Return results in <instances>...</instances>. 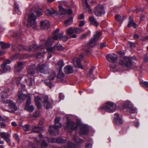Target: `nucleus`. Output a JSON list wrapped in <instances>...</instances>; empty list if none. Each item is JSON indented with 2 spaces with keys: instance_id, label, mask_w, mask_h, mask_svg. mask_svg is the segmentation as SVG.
<instances>
[{
  "instance_id": "f257e3e1",
  "label": "nucleus",
  "mask_w": 148,
  "mask_h": 148,
  "mask_svg": "<svg viewBox=\"0 0 148 148\" xmlns=\"http://www.w3.org/2000/svg\"><path fill=\"white\" fill-rule=\"evenodd\" d=\"M59 29L57 28L54 32L52 37H49L47 40V42L45 43L47 46L51 45L54 42L55 40H56L58 39H62L63 41L66 42L68 39L67 36H63V33H59Z\"/></svg>"
},
{
  "instance_id": "f03ea898",
  "label": "nucleus",
  "mask_w": 148,
  "mask_h": 148,
  "mask_svg": "<svg viewBox=\"0 0 148 148\" xmlns=\"http://www.w3.org/2000/svg\"><path fill=\"white\" fill-rule=\"evenodd\" d=\"M26 14L28 18L27 20V25L29 27H31L34 29H36L37 27L36 22V17L34 14L32 10H28L26 12Z\"/></svg>"
},
{
  "instance_id": "7ed1b4c3",
  "label": "nucleus",
  "mask_w": 148,
  "mask_h": 148,
  "mask_svg": "<svg viewBox=\"0 0 148 148\" xmlns=\"http://www.w3.org/2000/svg\"><path fill=\"white\" fill-rule=\"evenodd\" d=\"M60 117H56L55 119V125L50 126L49 132L51 135L56 136L59 133V129L61 127L62 125L60 123Z\"/></svg>"
},
{
  "instance_id": "20e7f679",
  "label": "nucleus",
  "mask_w": 148,
  "mask_h": 148,
  "mask_svg": "<svg viewBox=\"0 0 148 148\" xmlns=\"http://www.w3.org/2000/svg\"><path fill=\"white\" fill-rule=\"evenodd\" d=\"M0 101L1 102L5 104H8L9 108L12 110L11 111H9L5 109L4 108L2 107V109L3 111H7L10 112H14L17 110L18 108L16 106V103L12 100L10 99H8L5 101L4 97L2 94L0 95Z\"/></svg>"
},
{
  "instance_id": "39448f33",
  "label": "nucleus",
  "mask_w": 148,
  "mask_h": 148,
  "mask_svg": "<svg viewBox=\"0 0 148 148\" xmlns=\"http://www.w3.org/2000/svg\"><path fill=\"white\" fill-rule=\"evenodd\" d=\"M119 64L123 67H128L130 69L134 68L136 67V63L131 62L129 57H125L124 59H120Z\"/></svg>"
},
{
  "instance_id": "423d86ee",
  "label": "nucleus",
  "mask_w": 148,
  "mask_h": 148,
  "mask_svg": "<svg viewBox=\"0 0 148 148\" xmlns=\"http://www.w3.org/2000/svg\"><path fill=\"white\" fill-rule=\"evenodd\" d=\"M116 105L111 101L107 102L101 107V109L102 110L110 113L114 112L116 110Z\"/></svg>"
},
{
  "instance_id": "0eeeda50",
  "label": "nucleus",
  "mask_w": 148,
  "mask_h": 148,
  "mask_svg": "<svg viewBox=\"0 0 148 148\" xmlns=\"http://www.w3.org/2000/svg\"><path fill=\"white\" fill-rule=\"evenodd\" d=\"M47 42V41H46L45 39H43L41 41V44L40 46H38L37 44L33 45H31L29 47V51H34L35 50H37L41 49L42 50V52L39 53L42 55V53H45L43 49L45 47V46L46 47H48L51 45L47 46L45 45V43Z\"/></svg>"
},
{
  "instance_id": "6e6552de",
  "label": "nucleus",
  "mask_w": 148,
  "mask_h": 148,
  "mask_svg": "<svg viewBox=\"0 0 148 148\" xmlns=\"http://www.w3.org/2000/svg\"><path fill=\"white\" fill-rule=\"evenodd\" d=\"M73 138L77 146L71 142H68L67 145H65V148H80L78 147L77 146H79L82 144L84 142L83 140L79 138L76 135L74 136Z\"/></svg>"
},
{
  "instance_id": "1a4fd4ad",
  "label": "nucleus",
  "mask_w": 148,
  "mask_h": 148,
  "mask_svg": "<svg viewBox=\"0 0 148 148\" xmlns=\"http://www.w3.org/2000/svg\"><path fill=\"white\" fill-rule=\"evenodd\" d=\"M101 35L100 32L97 31L95 32L94 34V38L90 39L89 43L88 45V48L92 47L96 45L97 42Z\"/></svg>"
},
{
  "instance_id": "9d476101",
  "label": "nucleus",
  "mask_w": 148,
  "mask_h": 148,
  "mask_svg": "<svg viewBox=\"0 0 148 148\" xmlns=\"http://www.w3.org/2000/svg\"><path fill=\"white\" fill-rule=\"evenodd\" d=\"M66 118L67 121L65 124V129L69 132H71L73 130L77 129V127H75V123L73 121L70 120L68 117H67Z\"/></svg>"
},
{
  "instance_id": "9b49d317",
  "label": "nucleus",
  "mask_w": 148,
  "mask_h": 148,
  "mask_svg": "<svg viewBox=\"0 0 148 148\" xmlns=\"http://www.w3.org/2000/svg\"><path fill=\"white\" fill-rule=\"evenodd\" d=\"M84 56V54L82 53L79 55V58L75 57L73 60V64L75 66L82 69H84V67L81 64V62Z\"/></svg>"
},
{
  "instance_id": "f8f14e48",
  "label": "nucleus",
  "mask_w": 148,
  "mask_h": 148,
  "mask_svg": "<svg viewBox=\"0 0 148 148\" xmlns=\"http://www.w3.org/2000/svg\"><path fill=\"white\" fill-rule=\"evenodd\" d=\"M18 99L17 101L20 103L23 102L26 99V101H27L28 100L29 98L30 100L31 99L30 95H26L24 94L22 92H19L17 94Z\"/></svg>"
},
{
  "instance_id": "ddd939ff",
  "label": "nucleus",
  "mask_w": 148,
  "mask_h": 148,
  "mask_svg": "<svg viewBox=\"0 0 148 148\" xmlns=\"http://www.w3.org/2000/svg\"><path fill=\"white\" fill-rule=\"evenodd\" d=\"M58 8L59 10L57 12V14L62 15L67 14L69 15H70L73 13V11L71 9H69L67 10L61 5H59Z\"/></svg>"
},
{
  "instance_id": "4468645a",
  "label": "nucleus",
  "mask_w": 148,
  "mask_h": 148,
  "mask_svg": "<svg viewBox=\"0 0 148 148\" xmlns=\"http://www.w3.org/2000/svg\"><path fill=\"white\" fill-rule=\"evenodd\" d=\"M103 6L102 4L98 5L95 8V14L96 16H98L105 14Z\"/></svg>"
},
{
  "instance_id": "2eb2a0df",
  "label": "nucleus",
  "mask_w": 148,
  "mask_h": 148,
  "mask_svg": "<svg viewBox=\"0 0 148 148\" xmlns=\"http://www.w3.org/2000/svg\"><path fill=\"white\" fill-rule=\"evenodd\" d=\"M10 63V61L9 59H7L4 61L3 63L1 64V67L3 70L2 71V73H5L10 70V67L9 65H7V64Z\"/></svg>"
},
{
  "instance_id": "dca6fc26",
  "label": "nucleus",
  "mask_w": 148,
  "mask_h": 148,
  "mask_svg": "<svg viewBox=\"0 0 148 148\" xmlns=\"http://www.w3.org/2000/svg\"><path fill=\"white\" fill-rule=\"evenodd\" d=\"M123 107L124 108H127L128 111L130 113H134L136 112V110L133 108L131 102L129 101H126Z\"/></svg>"
},
{
  "instance_id": "f3484780",
  "label": "nucleus",
  "mask_w": 148,
  "mask_h": 148,
  "mask_svg": "<svg viewBox=\"0 0 148 148\" xmlns=\"http://www.w3.org/2000/svg\"><path fill=\"white\" fill-rule=\"evenodd\" d=\"M89 133V127L87 125H82L80 126L79 133L81 135H87Z\"/></svg>"
},
{
  "instance_id": "a211bd4d",
  "label": "nucleus",
  "mask_w": 148,
  "mask_h": 148,
  "mask_svg": "<svg viewBox=\"0 0 148 148\" xmlns=\"http://www.w3.org/2000/svg\"><path fill=\"white\" fill-rule=\"evenodd\" d=\"M43 102L44 103V106L45 108L47 109H48L52 108L51 104L49 101V97L48 96L45 95L42 97Z\"/></svg>"
},
{
  "instance_id": "6ab92c4d",
  "label": "nucleus",
  "mask_w": 148,
  "mask_h": 148,
  "mask_svg": "<svg viewBox=\"0 0 148 148\" xmlns=\"http://www.w3.org/2000/svg\"><path fill=\"white\" fill-rule=\"evenodd\" d=\"M123 123L122 119L119 116V114L117 113L114 114V123L116 125H119Z\"/></svg>"
},
{
  "instance_id": "aec40b11",
  "label": "nucleus",
  "mask_w": 148,
  "mask_h": 148,
  "mask_svg": "<svg viewBox=\"0 0 148 148\" xmlns=\"http://www.w3.org/2000/svg\"><path fill=\"white\" fill-rule=\"evenodd\" d=\"M49 66L45 64H40L38 65L37 70L40 73H44L49 68Z\"/></svg>"
},
{
  "instance_id": "412c9836",
  "label": "nucleus",
  "mask_w": 148,
  "mask_h": 148,
  "mask_svg": "<svg viewBox=\"0 0 148 148\" xmlns=\"http://www.w3.org/2000/svg\"><path fill=\"white\" fill-rule=\"evenodd\" d=\"M107 60L110 62L115 63L117 59V56L115 54H109L106 56Z\"/></svg>"
},
{
  "instance_id": "4be33fe9",
  "label": "nucleus",
  "mask_w": 148,
  "mask_h": 148,
  "mask_svg": "<svg viewBox=\"0 0 148 148\" xmlns=\"http://www.w3.org/2000/svg\"><path fill=\"white\" fill-rule=\"evenodd\" d=\"M41 28L42 29H47L50 27L49 22L47 20L42 21L40 22Z\"/></svg>"
},
{
  "instance_id": "5701e85b",
  "label": "nucleus",
  "mask_w": 148,
  "mask_h": 148,
  "mask_svg": "<svg viewBox=\"0 0 148 148\" xmlns=\"http://www.w3.org/2000/svg\"><path fill=\"white\" fill-rule=\"evenodd\" d=\"M31 103V99H29L27 101H26L25 109L30 112H32L34 110V108L33 106H30Z\"/></svg>"
},
{
  "instance_id": "b1692460",
  "label": "nucleus",
  "mask_w": 148,
  "mask_h": 148,
  "mask_svg": "<svg viewBox=\"0 0 148 148\" xmlns=\"http://www.w3.org/2000/svg\"><path fill=\"white\" fill-rule=\"evenodd\" d=\"M34 100L36 102V105L38 108L39 110L41 108L42 105L41 102H42V99L38 96H35L34 97Z\"/></svg>"
},
{
  "instance_id": "393cba45",
  "label": "nucleus",
  "mask_w": 148,
  "mask_h": 148,
  "mask_svg": "<svg viewBox=\"0 0 148 148\" xmlns=\"http://www.w3.org/2000/svg\"><path fill=\"white\" fill-rule=\"evenodd\" d=\"M74 71L72 66L70 65L66 66L64 68V71L66 73H72Z\"/></svg>"
},
{
  "instance_id": "a878e982",
  "label": "nucleus",
  "mask_w": 148,
  "mask_h": 148,
  "mask_svg": "<svg viewBox=\"0 0 148 148\" xmlns=\"http://www.w3.org/2000/svg\"><path fill=\"white\" fill-rule=\"evenodd\" d=\"M24 64V62H18L17 66L15 67V71L18 72H20L23 67Z\"/></svg>"
},
{
  "instance_id": "bb28decb",
  "label": "nucleus",
  "mask_w": 148,
  "mask_h": 148,
  "mask_svg": "<svg viewBox=\"0 0 148 148\" xmlns=\"http://www.w3.org/2000/svg\"><path fill=\"white\" fill-rule=\"evenodd\" d=\"M45 13L47 15H50L51 16L54 14H57V12L52 8L47 9L45 12Z\"/></svg>"
},
{
  "instance_id": "cd10ccee",
  "label": "nucleus",
  "mask_w": 148,
  "mask_h": 148,
  "mask_svg": "<svg viewBox=\"0 0 148 148\" xmlns=\"http://www.w3.org/2000/svg\"><path fill=\"white\" fill-rule=\"evenodd\" d=\"M64 63L63 61H59L57 64L56 65L57 67L58 68L59 67V72L58 74H62V72H61L62 68L64 66Z\"/></svg>"
},
{
  "instance_id": "c85d7f7f",
  "label": "nucleus",
  "mask_w": 148,
  "mask_h": 148,
  "mask_svg": "<svg viewBox=\"0 0 148 148\" xmlns=\"http://www.w3.org/2000/svg\"><path fill=\"white\" fill-rule=\"evenodd\" d=\"M36 66L35 65L31 66L28 70V74H34L36 70Z\"/></svg>"
},
{
  "instance_id": "c756f323",
  "label": "nucleus",
  "mask_w": 148,
  "mask_h": 148,
  "mask_svg": "<svg viewBox=\"0 0 148 148\" xmlns=\"http://www.w3.org/2000/svg\"><path fill=\"white\" fill-rule=\"evenodd\" d=\"M89 21L90 22L94 25L96 27L98 26V23L94 16L90 17L89 18Z\"/></svg>"
},
{
  "instance_id": "7c9ffc66",
  "label": "nucleus",
  "mask_w": 148,
  "mask_h": 148,
  "mask_svg": "<svg viewBox=\"0 0 148 148\" xmlns=\"http://www.w3.org/2000/svg\"><path fill=\"white\" fill-rule=\"evenodd\" d=\"M88 0H83L84 5L86 7V10L89 13H91L92 12V10L90 8V5L88 4Z\"/></svg>"
},
{
  "instance_id": "2f4dec72",
  "label": "nucleus",
  "mask_w": 148,
  "mask_h": 148,
  "mask_svg": "<svg viewBox=\"0 0 148 148\" xmlns=\"http://www.w3.org/2000/svg\"><path fill=\"white\" fill-rule=\"evenodd\" d=\"M128 25L129 27H133L134 28H136V24L134 22L133 20L130 18H129Z\"/></svg>"
},
{
  "instance_id": "473e14b6",
  "label": "nucleus",
  "mask_w": 148,
  "mask_h": 148,
  "mask_svg": "<svg viewBox=\"0 0 148 148\" xmlns=\"http://www.w3.org/2000/svg\"><path fill=\"white\" fill-rule=\"evenodd\" d=\"M139 80L140 84L142 85V86L144 87H145L147 88V90L148 91V82L144 81L141 80L140 77H139Z\"/></svg>"
},
{
  "instance_id": "72a5a7b5",
  "label": "nucleus",
  "mask_w": 148,
  "mask_h": 148,
  "mask_svg": "<svg viewBox=\"0 0 148 148\" xmlns=\"http://www.w3.org/2000/svg\"><path fill=\"white\" fill-rule=\"evenodd\" d=\"M14 11L16 13L20 14L21 12L19 10L18 7V4L16 2H15L14 5Z\"/></svg>"
},
{
  "instance_id": "f704fd0d",
  "label": "nucleus",
  "mask_w": 148,
  "mask_h": 148,
  "mask_svg": "<svg viewBox=\"0 0 148 148\" xmlns=\"http://www.w3.org/2000/svg\"><path fill=\"white\" fill-rule=\"evenodd\" d=\"M0 46L2 49H6L9 48L10 46V45L9 44H6L3 41H0Z\"/></svg>"
},
{
  "instance_id": "c9c22d12",
  "label": "nucleus",
  "mask_w": 148,
  "mask_h": 148,
  "mask_svg": "<svg viewBox=\"0 0 148 148\" xmlns=\"http://www.w3.org/2000/svg\"><path fill=\"white\" fill-rule=\"evenodd\" d=\"M32 127L33 130V131L35 132H39L40 129V127L39 125L36 126L33 125H32Z\"/></svg>"
},
{
  "instance_id": "e433bc0d",
  "label": "nucleus",
  "mask_w": 148,
  "mask_h": 148,
  "mask_svg": "<svg viewBox=\"0 0 148 148\" xmlns=\"http://www.w3.org/2000/svg\"><path fill=\"white\" fill-rule=\"evenodd\" d=\"M115 19L118 21L121 22L124 19L126 18L125 16H120L119 15H117L115 16Z\"/></svg>"
},
{
  "instance_id": "4c0bfd02",
  "label": "nucleus",
  "mask_w": 148,
  "mask_h": 148,
  "mask_svg": "<svg viewBox=\"0 0 148 148\" xmlns=\"http://www.w3.org/2000/svg\"><path fill=\"white\" fill-rule=\"evenodd\" d=\"M73 21V18L71 17V18L66 21L64 23V26L66 27L68 26L72 23Z\"/></svg>"
},
{
  "instance_id": "58836bf2",
  "label": "nucleus",
  "mask_w": 148,
  "mask_h": 148,
  "mask_svg": "<svg viewBox=\"0 0 148 148\" xmlns=\"http://www.w3.org/2000/svg\"><path fill=\"white\" fill-rule=\"evenodd\" d=\"M10 135L8 133H7L6 135L4 137V138L5 140L9 144L10 142Z\"/></svg>"
},
{
  "instance_id": "ea45409f",
  "label": "nucleus",
  "mask_w": 148,
  "mask_h": 148,
  "mask_svg": "<svg viewBox=\"0 0 148 148\" xmlns=\"http://www.w3.org/2000/svg\"><path fill=\"white\" fill-rule=\"evenodd\" d=\"M65 75H58L57 78L58 81L60 82H62L63 81Z\"/></svg>"
},
{
  "instance_id": "a19ab883",
  "label": "nucleus",
  "mask_w": 148,
  "mask_h": 148,
  "mask_svg": "<svg viewBox=\"0 0 148 148\" xmlns=\"http://www.w3.org/2000/svg\"><path fill=\"white\" fill-rule=\"evenodd\" d=\"M48 144L46 142L45 140H43L41 143L42 148H46L48 146Z\"/></svg>"
},
{
  "instance_id": "79ce46f5",
  "label": "nucleus",
  "mask_w": 148,
  "mask_h": 148,
  "mask_svg": "<svg viewBox=\"0 0 148 148\" xmlns=\"http://www.w3.org/2000/svg\"><path fill=\"white\" fill-rule=\"evenodd\" d=\"M111 67V71L115 72L116 71V66L115 63H112L110 65Z\"/></svg>"
},
{
  "instance_id": "37998d69",
  "label": "nucleus",
  "mask_w": 148,
  "mask_h": 148,
  "mask_svg": "<svg viewBox=\"0 0 148 148\" xmlns=\"http://www.w3.org/2000/svg\"><path fill=\"white\" fill-rule=\"evenodd\" d=\"M57 140V143L60 144H62L66 142L65 140L61 138H58Z\"/></svg>"
},
{
  "instance_id": "c03bdc74",
  "label": "nucleus",
  "mask_w": 148,
  "mask_h": 148,
  "mask_svg": "<svg viewBox=\"0 0 148 148\" xmlns=\"http://www.w3.org/2000/svg\"><path fill=\"white\" fill-rule=\"evenodd\" d=\"M74 32V30L72 27H70L68 28L66 31L67 34L68 35H70L72 34Z\"/></svg>"
},
{
  "instance_id": "a18cd8bd",
  "label": "nucleus",
  "mask_w": 148,
  "mask_h": 148,
  "mask_svg": "<svg viewBox=\"0 0 148 148\" xmlns=\"http://www.w3.org/2000/svg\"><path fill=\"white\" fill-rule=\"evenodd\" d=\"M83 30V29L82 28L76 27L74 28V31L76 33L79 34Z\"/></svg>"
},
{
  "instance_id": "49530a36",
  "label": "nucleus",
  "mask_w": 148,
  "mask_h": 148,
  "mask_svg": "<svg viewBox=\"0 0 148 148\" xmlns=\"http://www.w3.org/2000/svg\"><path fill=\"white\" fill-rule=\"evenodd\" d=\"M55 48L59 50H61L63 49V47L60 44L57 43L55 46Z\"/></svg>"
},
{
  "instance_id": "de8ad7c7",
  "label": "nucleus",
  "mask_w": 148,
  "mask_h": 148,
  "mask_svg": "<svg viewBox=\"0 0 148 148\" xmlns=\"http://www.w3.org/2000/svg\"><path fill=\"white\" fill-rule=\"evenodd\" d=\"M30 127L29 125L26 124L23 126V128L25 131H27L29 130Z\"/></svg>"
},
{
  "instance_id": "09e8293b",
  "label": "nucleus",
  "mask_w": 148,
  "mask_h": 148,
  "mask_svg": "<svg viewBox=\"0 0 148 148\" xmlns=\"http://www.w3.org/2000/svg\"><path fill=\"white\" fill-rule=\"evenodd\" d=\"M45 82L50 88H51L52 87V85L51 82L47 80H46L45 81Z\"/></svg>"
},
{
  "instance_id": "8fccbe9b",
  "label": "nucleus",
  "mask_w": 148,
  "mask_h": 148,
  "mask_svg": "<svg viewBox=\"0 0 148 148\" xmlns=\"http://www.w3.org/2000/svg\"><path fill=\"white\" fill-rule=\"evenodd\" d=\"M47 51L50 53H53L55 52L54 48L51 47H49L47 48Z\"/></svg>"
},
{
  "instance_id": "3c124183",
  "label": "nucleus",
  "mask_w": 148,
  "mask_h": 148,
  "mask_svg": "<svg viewBox=\"0 0 148 148\" xmlns=\"http://www.w3.org/2000/svg\"><path fill=\"white\" fill-rule=\"evenodd\" d=\"M27 82L29 84V85L30 86H31L32 85L33 83H32V78L29 77L28 79H25Z\"/></svg>"
},
{
  "instance_id": "603ef678",
  "label": "nucleus",
  "mask_w": 148,
  "mask_h": 148,
  "mask_svg": "<svg viewBox=\"0 0 148 148\" xmlns=\"http://www.w3.org/2000/svg\"><path fill=\"white\" fill-rule=\"evenodd\" d=\"M42 10L41 9H38L35 11V12L37 16H40L42 14Z\"/></svg>"
},
{
  "instance_id": "864d4df0",
  "label": "nucleus",
  "mask_w": 148,
  "mask_h": 148,
  "mask_svg": "<svg viewBox=\"0 0 148 148\" xmlns=\"http://www.w3.org/2000/svg\"><path fill=\"white\" fill-rule=\"evenodd\" d=\"M81 121L80 119H77V121L76 122V125L75 126V127H76L77 129V127L81 125Z\"/></svg>"
},
{
  "instance_id": "5fc2aeb1",
  "label": "nucleus",
  "mask_w": 148,
  "mask_h": 148,
  "mask_svg": "<svg viewBox=\"0 0 148 148\" xmlns=\"http://www.w3.org/2000/svg\"><path fill=\"white\" fill-rule=\"evenodd\" d=\"M22 78H20L19 80H17L16 81V83L18 85H20L23 88H24L25 87V85L24 84H21L20 83V80Z\"/></svg>"
},
{
  "instance_id": "6e6d98bb",
  "label": "nucleus",
  "mask_w": 148,
  "mask_h": 148,
  "mask_svg": "<svg viewBox=\"0 0 148 148\" xmlns=\"http://www.w3.org/2000/svg\"><path fill=\"white\" fill-rule=\"evenodd\" d=\"M95 66H92L90 69V70H89V74H92L93 73H95Z\"/></svg>"
},
{
  "instance_id": "4d7b16f0",
  "label": "nucleus",
  "mask_w": 148,
  "mask_h": 148,
  "mask_svg": "<svg viewBox=\"0 0 148 148\" xmlns=\"http://www.w3.org/2000/svg\"><path fill=\"white\" fill-rule=\"evenodd\" d=\"M17 48L19 50H23L24 49H26L25 47L21 45H19L18 47Z\"/></svg>"
},
{
  "instance_id": "13d9d810",
  "label": "nucleus",
  "mask_w": 148,
  "mask_h": 148,
  "mask_svg": "<svg viewBox=\"0 0 148 148\" xmlns=\"http://www.w3.org/2000/svg\"><path fill=\"white\" fill-rule=\"evenodd\" d=\"M14 138L16 140L18 143L19 142V136L17 134H14Z\"/></svg>"
},
{
  "instance_id": "bf43d9fd",
  "label": "nucleus",
  "mask_w": 148,
  "mask_h": 148,
  "mask_svg": "<svg viewBox=\"0 0 148 148\" xmlns=\"http://www.w3.org/2000/svg\"><path fill=\"white\" fill-rule=\"evenodd\" d=\"M39 110H37L35 112L33 113V116L34 117H38L39 115Z\"/></svg>"
},
{
  "instance_id": "052dcab7",
  "label": "nucleus",
  "mask_w": 148,
  "mask_h": 148,
  "mask_svg": "<svg viewBox=\"0 0 148 148\" xmlns=\"http://www.w3.org/2000/svg\"><path fill=\"white\" fill-rule=\"evenodd\" d=\"M20 54L19 53H18L16 54L13 55L12 56V57L14 59H20Z\"/></svg>"
},
{
  "instance_id": "680f3d73",
  "label": "nucleus",
  "mask_w": 148,
  "mask_h": 148,
  "mask_svg": "<svg viewBox=\"0 0 148 148\" xmlns=\"http://www.w3.org/2000/svg\"><path fill=\"white\" fill-rule=\"evenodd\" d=\"M57 138H52L51 139H50L49 140V143H57Z\"/></svg>"
},
{
  "instance_id": "e2e57ef3",
  "label": "nucleus",
  "mask_w": 148,
  "mask_h": 148,
  "mask_svg": "<svg viewBox=\"0 0 148 148\" xmlns=\"http://www.w3.org/2000/svg\"><path fill=\"white\" fill-rule=\"evenodd\" d=\"M64 96L62 93H59V98L60 99V100L59 101H60L62 99H64Z\"/></svg>"
},
{
  "instance_id": "0e129e2a",
  "label": "nucleus",
  "mask_w": 148,
  "mask_h": 148,
  "mask_svg": "<svg viewBox=\"0 0 148 148\" xmlns=\"http://www.w3.org/2000/svg\"><path fill=\"white\" fill-rule=\"evenodd\" d=\"M55 75H50L48 77V78L49 80H53L54 79L55 77Z\"/></svg>"
},
{
  "instance_id": "69168bd1",
  "label": "nucleus",
  "mask_w": 148,
  "mask_h": 148,
  "mask_svg": "<svg viewBox=\"0 0 148 148\" xmlns=\"http://www.w3.org/2000/svg\"><path fill=\"white\" fill-rule=\"evenodd\" d=\"M85 24V22L84 21H79V26L82 27Z\"/></svg>"
},
{
  "instance_id": "338daca9",
  "label": "nucleus",
  "mask_w": 148,
  "mask_h": 148,
  "mask_svg": "<svg viewBox=\"0 0 148 148\" xmlns=\"http://www.w3.org/2000/svg\"><path fill=\"white\" fill-rule=\"evenodd\" d=\"M144 61L145 62H148V54L147 53H146V55L144 57Z\"/></svg>"
},
{
  "instance_id": "774afa93",
  "label": "nucleus",
  "mask_w": 148,
  "mask_h": 148,
  "mask_svg": "<svg viewBox=\"0 0 148 148\" xmlns=\"http://www.w3.org/2000/svg\"><path fill=\"white\" fill-rule=\"evenodd\" d=\"M141 39L143 41L148 40V36H147L142 37L141 38Z\"/></svg>"
}]
</instances>
